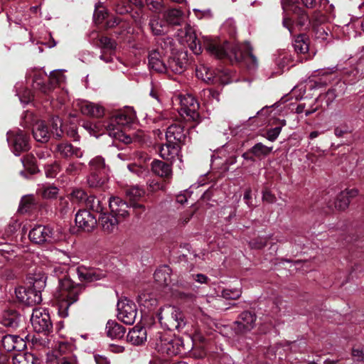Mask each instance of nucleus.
<instances>
[{
	"instance_id": "nucleus-57",
	"label": "nucleus",
	"mask_w": 364,
	"mask_h": 364,
	"mask_svg": "<svg viewBox=\"0 0 364 364\" xmlns=\"http://www.w3.org/2000/svg\"><path fill=\"white\" fill-rule=\"evenodd\" d=\"M282 131V127H276L270 129L267 132V139L271 141H274L279 136Z\"/></svg>"
},
{
	"instance_id": "nucleus-58",
	"label": "nucleus",
	"mask_w": 364,
	"mask_h": 364,
	"mask_svg": "<svg viewBox=\"0 0 364 364\" xmlns=\"http://www.w3.org/2000/svg\"><path fill=\"white\" fill-rule=\"evenodd\" d=\"M71 196L73 200L79 202L82 200L86 202V198H87L86 193L81 189H76L73 191Z\"/></svg>"
},
{
	"instance_id": "nucleus-18",
	"label": "nucleus",
	"mask_w": 364,
	"mask_h": 364,
	"mask_svg": "<svg viewBox=\"0 0 364 364\" xmlns=\"http://www.w3.org/2000/svg\"><path fill=\"white\" fill-rule=\"evenodd\" d=\"M166 138L167 141L178 144L184 143L186 136L183 127L180 124H174L167 128Z\"/></svg>"
},
{
	"instance_id": "nucleus-30",
	"label": "nucleus",
	"mask_w": 364,
	"mask_h": 364,
	"mask_svg": "<svg viewBox=\"0 0 364 364\" xmlns=\"http://www.w3.org/2000/svg\"><path fill=\"white\" fill-rule=\"evenodd\" d=\"M154 279L160 285L168 286L171 282V269L168 266H164L155 271Z\"/></svg>"
},
{
	"instance_id": "nucleus-55",
	"label": "nucleus",
	"mask_w": 364,
	"mask_h": 364,
	"mask_svg": "<svg viewBox=\"0 0 364 364\" xmlns=\"http://www.w3.org/2000/svg\"><path fill=\"white\" fill-rule=\"evenodd\" d=\"M160 46L162 48L170 51L171 53H173V39L170 37L164 38L161 40Z\"/></svg>"
},
{
	"instance_id": "nucleus-21",
	"label": "nucleus",
	"mask_w": 364,
	"mask_h": 364,
	"mask_svg": "<svg viewBox=\"0 0 364 364\" xmlns=\"http://www.w3.org/2000/svg\"><path fill=\"white\" fill-rule=\"evenodd\" d=\"M56 153L62 158H69L71 156H76L81 158L82 152L79 148L74 147L71 144L68 142H62L58 144L55 146Z\"/></svg>"
},
{
	"instance_id": "nucleus-35",
	"label": "nucleus",
	"mask_w": 364,
	"mask_h": 364,
	"mask_svg": "<svg viewBox=\"0 0 364 364\" xmlns=\"http://www.w3.org/2000/svg\"><path fill=\"white\" fill-rule=\"evenodd\" d=\"M272 151V146H267L262 143H257L250 149V152L257 158H263L269 154Z\"/></svg>"
},
{
	"instance_id": "nucleus-29",
	"label": "nucleus",
	"mask_w": 364,
	"mask_h": 364,
	"mask_svg": "<svg viewBox=\"0 0 364 364\" xmlns=\"http://www.w3.org/2000/svg\"><path fill=\"white\" fill-rule=\"evenodd\" d=\"M178 151V144L167 141L166 144H162L159 148V154L164 159L170 160L177 155Z\"/></svg>"
},
{
	"instance_id": "nucleus-3",
	"label": "nucleus",
	"mask_w": 364,
	"mask_h": 364,
	"mask_svg": "<svg viewBox=\"0 0 364 364\" xmlns=\"http://www.w3.org/2000/svg\"><path fill=\"white\" fill-rule=\"evenodd\" d=\"M134 111L131 108H127L120 111L113 116L107 122L106 132L109 136L125 143H129L130 139L123 133V128L131 124L135 119Z\"/></svg>"
},
{
	"instance_id": "nucleus-62",
	"label": "nucleus",
	"mask_w": 364,
	"mask_h": 364,
	"mask_svg": "<svg viewBox=\"0 0 364 364\" xmlns=\"http://www.w3.org/2000/svg\"><path fill=\"white\" fill-rule=\"evenodd\" d=\"M250 244L252 248L261 249L266 245V240L264 238H257L252 240Z\"/></svg>"
},
{
	"instance_id": "nucleus-59",
	"label": "nucleus",
	"mask_w": 364,
	"mask_h": 364,
	"mask_svg": "<svg viewBox=\"0 0 364 364\" xmlns=\"http://www.w3.org/2000/svg\"><path fill=\"white\" fill-rule=\"evenodd\" d=\"M14 346H15V350L21 351L26 347V343L22 338L18 336L13 335Z\"/></svg>"
},
{
	"instance_id": "nucleus-22",
	"label": "nucleus",
	"mask_w": 364,
	"mask_h": 364,
	"mask_svg": "<svg viewBox=\"0 0 364 364\" xmlns=\"http://www.w3.org/2000/svg\"><path fill=\"white\" fill-rule=\"evenodd\" d=\"M149 68L156 72L166 73V64L161 59V54L157 50L150 51L148 57Z\"/></svg>"
},
{
	"instance_id": "nucleus-24",
	"label": "nucleus",
	"mask_w": 364,
	"mask_h": 364,
	"mask_svg": "<svg viewBox=\"0 0 364 364\" xmlns=\"http://www.w3.org/2000/svg\"><path fill=\"white\" fill-rule=\"evenodd\" d=\"M32 133L34 139L39 142L46 143L50 139V132L43 121H38L33 125Z\"/></svg>"
},
{
	"instance_id": "nucleus-36",
	"label": "nucleus",
	"mask_w": 364,
	"mask_h": 364,
	"mask_svg": "<svg viewBox=\"0 0 364 364\" xmlns=\"http://www.w3.org/2000/svg\"><path fill=\"white\" fill-rule=\"evenodd\" d=\"M89 166L90 167V171L94 172H103V173H106L107 171L108 170L107 167L106 166L105 159L100 156H97L90 160L89 162Z\"/></svg>"
},
{
	"instance_id": "nucleus-44",
	"label": "nucleus",
	"mask_w": 364,
	"mask_h": 364,
	"mask_svg": "<svg viewBox=\"0 0 364 364\" xmlns=\"http://www.w3.org/2000/svg\"><path fill=\"white\" fill-rule=\"evenodd\" d=\"M215 80H214V83L225 85L232 81L231 80L230 73L228 70H218L217 73H215Z\"/></svg>"
},
{
	"instance_id": "nucleus-38",
	"label": "nucleus",
	"mask_w": 364,
	"mask_h": 364,
	"mask_svg": "<svg viewBox=\"0 0 364 364\" xmlns=\"http://www.w3.org/2000/svg\"><path fill=\"white\" fill-rule=\"evenodd\" d=\"M37 191L43 198L51 199L57 196L58 188L53 186L43 185L38 188Z\"/></svg>"
},
{
	"instance_id": "nucleus-33",
	"label": "nucleus",
	"mask_w": 364,
	"mask_h": 364,
	"mask_svg": "<svg viewBox=\"0 0 364 364\" xmlns=\"http://www.w3.org/2000/svg\"><path fill=\"white\" fill-rule=\"evenodd\" d=\"M164 17L168 24L180 25L183 21V13L179 9H172L166 11Z\"/></svg>"
},
{
	"instance_id": "nucleus-63",
	"label": "nucleus",
	"mask_w": 364,
	"mask_h": 364,
	"mask_svg": "<svg viewBox=\"0 0 364 364\" xmlns=\"http://www.w3.org/2000/svg\"><path fill=\"white\" fill-rule=\"evenodd\" d=\"M59 210L62 214H65L70 209L67 199L61 198L59 203Z\"/></svg>"
},
{
	"instance_id": "nucleus-5",
	"label": "nucleus",
	"mask_w": 364,
	"mask_h": 364,
	"mask_svg": "<svg viewBox=\"0 0 364 364\" xmlns=\"http://www.w3.org/2000/svg\"><path fill=\"white\" fill-rule=\"evenodd\" d=\"M46 77V73L41 70L35 71L33 76V87L44 94H48L55 85L63 82L65 78L61 72L57 70L50 72L48 84L44 82Z\"/></svg>"
},
{
	"instance_id": "nucleus-8",
	"label": "nucleus",
	"mask_w": 364,
	"mask_h": 364,
	"mask_svg": "<svg viewBox=\"0 0 364 364\" xmlns=\"http://www.w3.org/2000/svg\"><path fill=\"white\" fill-rule=\"evenodd\" d=\"M31 322L34 331L38 333H47L53 328L48 313L45 309L40 308L33 310Z\"/></svg>"
},
{
	"instance_id": "nucleus-19",
	"label": "nucleus",
	"mask_w": 364,
	"mask_h": 364,
	"mask_svg": "<svg viewBox=\"0 0 364 364\" xmlns=\"http://www.w3.org/2000/svg\"><path fill=\"white\" fill-rule=\"evenodd\" d=\"M76 271L77 277L81 282H92L100 280L105 276L102 271L87 269L82 266L77 267Z\"/></svg>"
},
{
	"instance_id": "nucleus-48",
	"label": "nucleus",
	"mask_w": 364,
	"mask_h": 364,
	"mask_svg": "<svg viewBox=\"0 0 364 364\" xmlns=\"http://www.w3.org/2000/svg\"><path fill=\"white\" fill-rule=\"evenodd\" d=\"M241 294L240 289H225L222 291V296L227 299H236Z\"/></svg>"
},
{
	"instance_id": "nucleus-56",
	"label": "nucleus",
	"mask_w": 364,
	"mask_h": 364,
	"mask_svg": "<svg viewBox=\"0 0 364 364\" xmlns=\"http://www.w3.org/2000/svg\"><path fill=\"white\" fill-rule=\"evenodd\" d=\"M28 291V288L20 287L16 289L15 294L18 300L26 305V297Z\"/></svg>"
},
{
	"instance_id": "nucleus-39",
	"label": "nucleus",
	"mask_w": 364,
	"mask_h": 364,
	"mask_svg": "<svg viewBox=\"0 0 364 364\" xmlns=\"http://www.w3.org/2000/svg\"><path fill=\"white\" fill-rule=\"evenodd\" d=\"M71 349V346L65 342H59L53 350V356H54L57 361L60 358L66 355L70 354L68 353Z\"/></svg>"
},
{
	"instance_id": "nucleus-2",
	"label": "nucleus",
	"mask_w": 364,
	"mask_h": 364,
	"mask_svg": "<svg viewBox=\"0 0 364 364\" xmlns=\"http://www.w3.org/2000/svg\"><path fill=\"white\" fill-rule=\"evenodd\" d=\"M67 266L55 265L53 269V275L58 278V289L55 293L58 306L59 313L62 316H68L69 306L78 300L83 287L73 282L67 275Z\"/></svg>"
},
{
	"instance_id": "nucleus-20",
	"label": "nucleus",
	"mask_w": 364,
	"mask_h": 364,
	"mask_svg": "<svg viewBox=\"0 0 364 364\" xmlns=\"http://www.w3.org/2000/svg\"><path fill=\"white\" fill-rule=\"evenodd\" d=\"M120 220L112 214L102 213L99 218L100 225L103 230L107 233L113 232L118 228Z\"/></svg>"
},
{
	"instance_id": "nucleus-27",
	"label": "nucleus",
	"mask_w": 364,
	"mask_h": 364,
	"mask_svg": "<svg viewBox=\"0 0 364 364\" xmlns=\"http://www.w3.org/2000/svg\"><path fill=\"white\" fill-rule=\"evenodd\" d=\"M107 336L112 339H120L125 333V328L115 321H108L106 324Z\"/></svg>"
},
{
	"instance_id": "nucleus-6",
	"label": "nucleus",
	"mask_w": 364,
	"mask_h": 364,
	"mask_svg": "<svg viewBox=\"0 0 364 364\" xmlns=\"http://www.w3.org/2000/svg\"><path fill=\"white\" fill-rule=\"evenodd\" d=\"M156 348L163 354L173 356L179 354L184 348L180 338H173L171 336L164 334L157 340Z\"/></svg>"
},
{
	"instance_id": "nucleus-45",
	"label": "nucleus",
	"mask_w": 364,
	"mask_h": 364,
	"mask_svg": "<svg viewBox=\"0 0 364 364\" xmlns=\"http://www.w3.org/2000/svg\"><path fill=\"white\" fill-rule=\"evenodd\" d=\"M15 247L11 245H4L0 249V257H4L6 260H9L16 255L14 250Z\"/></svg>"
},
{
	"instance_id": "nucleus-54",
	"label": "nucleus",
	"mask_w": 364,
	"mask_h": 364,
	"mask_svg": "<svg viewBox=\"0 0 364 364\" xmlns=\"http://www.w3.org/2000/svg\"><path fill=\"white\" fill-rule=\"evenodd\" d=\"M55 364H78L77 357L73 354L66 355L55 362Z\"/></svg>"
},
{
	"instance_id": "nucleus-23",
	"label": "nucleus",
	"mask_w": 364,
	"mask_h": 364,
	"mask_svg": "<svg viewBox=\"0 0 364 364\" xmlns=\"http://www.w3.org/2000/svg\"><path fill=\"white\" fill-rule=\"evenodd\" d=\"M78 105L81 112L85 115H88L93 117H101L104 115L105 109L102 106L99 105H96L87 101H82L80 102Z\"/></svg>"
},
{
	"instance_id": "nucleus-17",
	"label": "nucleus",
	"mask_w": 364,
	"mask_h": 364,
	"mask_svg": "<svg viewBox=\"0 0 364 364\" xmlns=\"http://www.w3.org/2000/svg\"><path fill=\"white\" fill-rule=\"evenodd\" d=\"M256 315L250 311L242 312L235 321L236 329L240 333L251 331L255 325Z\"/></svg>"
},
{
	"instance_id": "nucleus-53",
	"label": "nucleus",
	"mask_w": 364,
	"mask_h": 364,
	"mask_svg": "<svg viewBox=\"0 0 364 364\" xmlns=\"http://www.w3.org/2000/svg\"><path fill=\"white\" fill-rule=\"evenodd\" d=\"M100 43L103 48L109 50H114L117 47L116 42L107 36L101 37Z\"/></svg>"
},
{
	"instance_id": "nucleus-1",
	"label": "nucleus",
	"mask_w": 364,
	"mask_h": 364,
	"mask_svg": "<svg viewBox=\"0 0 364 364\" xmlns=\"http://www.w3.org/2000/svg\"><path fill=\"white\" fill-rule=\"evenodd\" d=\"M206 49L218 58H227L232 63L243 60L250 70H255L258 67L257 59L252 54L249 43H233L230 45L228 42L220 44L210 41L206 45Z\"/></svg>"
},
{
	"instance_id": "nucleus-25",
	"label": "nucleus",
	"mask_w": 364,
	"mask_h": 364,
	"mask_svg": "<svg viewBox=\"0 0 364 364\" xmlns=\"http://www.w3.org/2000/svg\"><path fill=\"white\" fill-rule=\"evenodd\" d=\"M151 170L157 176L170 178L172 176V168L169 164L160 160H154L151 163Z\"/></svg>"
},
{
	"instance_id": "nucleus-10",
	"label": "nucleus",
	"mask_w": 364,
	"mask_h": 364,
	"mask_svg": "<svg viewBox=\"0 0 364 364\" xmlns=\"http://www.w3.org/2000/svg\"><path fill=\"white\" fill-rule=\"evenodd\" d=\"M7 141L16 156H18L21 152L28 151L30 148L28 136L20 129L8 132Z\"/></svg>"
},
{
	"instance_id": "nucleus-31",
	"label": "nucleus",
	"mask_w": 364,
	"mask_h": 364,
	"mask_svg": "<svg viewBox=\"0 0 364 364\" xmlns=\"http://www.w3.org/2000/svg\"><path fill=\"white\" fill-rule=\"evenodd\" d=\"M215 72L210 70L206 65H200L196 68L197 77L208 84L214 83V80H215Z\"/></svg>"
},
{
	"instance_id": "nucleus-34",
	"label": "nucleus",
	"mask_w": 364,
	"mask_h": 364,
	"mask_svg": "<svg viewBox=\"0 0 364 364\" xmlns=\"http://www.w3.org/2000/svg\"><path fill=\"white\" fill-rule=\"evenodd\" d=\"M82 127L87 130L91 135L97 136L102 134L104 131H106V126L102 124L100 122H93L91 121H86L82 123Z\"/></svg>"
},
{
	"instance_id": "nucleus-7",
	"label": "nucleus",
	"mask_w": 364,
	"mask_h": 364,
	"mask_svg": "<svg viewBox=\"0 0 364 364\" xmlns=\"http://www.w3.org/2000/svg\"><path fill=\"white\" fill-rule=\"evenodd\" d=\"M180 114L186 120L197 121L199 118V104L191 95L180 96Z\"/></svg>"
},
{
	"instance_id": "nucleus-50",
	"label": "nucleus",
	"mask_w": 364,
	"mask_h": 364,
	"mask_svg": "<svg viewBox=\"0 0 364 364\" xmlns=\"http://www.w3.org/2000/svg\"><path fill=\"white\" fill-rule=\"evenodd\" d=\"M60 171V165L57 163L45 166V173L48 178H55Z\"/></svg>"
},
{
	"instance_id": "nucleus-61",
	"label": "nucleus",
	"mask_w": 364,
	"mask_h": 364,
	"mask_svg": "<svg viewBox=\"0 0 364 364\" xmlns=\"http://www.w3.org/2000/svg\"><path fill=\"white\" fill-rule=\"evenodd\" d=\"M148 4L154 12H160L163 7L162 0H149Z\"/></svg>"
},
{
	"instance_id": "nucleus-9",
	"label": "nucleus",
	"mask_w": 364,
	"mask_h": 364,
	"mask_svg": "<svg viewBox=\"0 0 364 364\" xmlns=\"http://www.w3.org/2000/svg\"><path fill=\"white\" fill-rule=\"evenodd\" d=\"M28 237L31 241L36 244L55 242L59 240L50 227L42 225L33 227L30 230Z\"/></svg>"
},
{
	"instance_id": "nucleus-16",
	"label": "nucleus",
	"mask_w": 364,
	"mask_h": 364,
	"mask_svg": "<svg viewBox=\"0 0 364 364\" xmlns=\"http://www.w3.org/2000/svg\"><path fill=\"white\" fill-rule=\"evenodd\" d=\"M109 206L112 214L120 220L129 216V205L119 197L113 196L109 200Z\"/></svg>"
},
{
	"instance_id": "nucleus-46",
	"label": "nucleus",
	"mask_w": 364,
	"mask_h": 364,
	"mask_svg": "<svg viewBox=\"0 0 364 364\" xmlns=\"http://www.w3.org/2000/svg\"><path fill=\"white\" fill-rule=\"evenodd\" d=\"M62 121L58 117L53 118L52 121V133L56 138H60L63 135V131L61 129Z\"/></svg>"
},
{
	"instance_id": "nucleus-37",
	"label": "nucleus",
	"mask_w": 364,
	"mask_h": 364,
	"mask_svg": "<svg viewBox=\"0 0 364 364\" xmlns=\"http://www.w3.org/2000/svg\"><path fill=\"white\" fill-rule=\"evenodd\" d=\"M105 181L106 178L102 176V173H97L94 171H91L87 180V184L92 188H100L104 185Z\"/></svg>"
},
{
	"instance_id": "nucleus-11",
	"label": "nucleus",
	"mask_w": 364,
	"mask_h": 364,
	"mask_svg": "<svg viewBox=\"0 0 364 364\" xmlns=\"http://www.w3.org/2000/svg\"><path fill=\"white\" fill-rule=\"evenodd\" d=\"M117 309L119 320L127 325L134 323L137 315V309L134 301L127 299H122L117 304Z\"/></svg>"
},
{
	"instance_id": "nucleus-49",
	"label": "nucleus",
	"mask_w": 364,
	"mask_h": 364,
	"mask_svg": "<svg viewBox=\"0 0 364 364\" xmlns=\"http://www.w3.org/2000/svg\"><path fill=\"white\" fill-rule=\"evenodd\" d=\"M13 335H6L1 339V344L4 349L6 351L15 350V346H14Z\"/></svg>"
},
{
	"instance_id": "nucleus-32",
	"label": "nucleus",
	"mask_w": 364,
	"mask_h": 364,
	"mask_svg": "<svg viewBox=\"0 0 364 364\" xmlns=\"http://www.w3.org/2000/svg\"><path fill=\"white\" fill-rule=\"evenodd\" d=\"M293 46L298 53L306 54L309 49V39L305 34H300L294 41Z\"/></svg>"
},
{
	"instance_id": "nucleus-40",
	"label": "nucleus",
	"mask_w": 364,
	"mask_h": 364,
	"mask_svg": "<svg viewBox=\"0 0 364 364\" xmlns=\"http://www.w3.org/2000/svg\"><path fill=\"white\" fill-rule=\"evenodd\" d=\"M35 205V200L33 196H24L22 197L18 211L21 213H25L31 210V208Z\"/></svg>"
},
{
	"instance_id": "nucleus-41",
	"label": "nucleus",
	"mask_w": 364,
	"mask_h": 364,
	"mask_svg": "<svg viewBox=\"0 0 364 364\" xmlns=\"http://www.w3.org/2000/svg\"><path fill=\"white\" fill-rule=\"evenodd\" d=\"M125 193L131 200H137L145 195L144 189L138 186H134L127 188Z\"/></svg>"
},
{
	"instance_id": "nucleus-42",
	"label": "nucleus",
	"mask_w": 364,
	"mask_h": 364,
	"mask_svg": "<svg viewBox=\"0 0 364 364\" xmlns=\"http://www.w3.org/2000/svg\"><path fill=\"white\" fill-rule=\"evenodd\" d=\"M85 204L87 208H90L93 211L100 213H102L103 206L102 202L98 198L95 196H88L86 198Z\"/></svg>"
},
{
	"instance_id": "nucleus-26",
	"label": "nucleus",
	"mask_w": 364,
	"mask_h": 364,
	"mask_svg": "<svg viewBox=\"0 0 364 364\" xmlns=\"http://www.w3.org/2000/svg\"><path fill=\"white\" fill-rule=\"evenodd\" d=\"M127 339L134 345H140L146 340V331L143 327L136 326L129 331Z\"/></svg>"
},
{
	"instance_id": "nucleus-13",
	"label": "nucleus",
	"mask_w": 364,
	"mask_h": 364,
	"mask_svg": "<svg viewBox=\"0 0 364 364\" xmlns=\"http://www.w3.org/2000/svg\"><path fill=\"white\" fill-rule=\"evenodd\" d=\"M181 44H187L190 49L196 55L201 53V46L198 43L195 30L191 26L187 25L183 29L178 31L176 34Z\"/></svg>"
},
{
	"instance_id": "nucleus-4",
	"label": "nucleus",
	"mask_w": 364,
	"mask_h": 364,
	"mask_svg": "<svg viewBox=\"0 0 364 364\" xmlns=\"http://www.w3.org/2000/svg\"><path fill=\"white\" fill-rule=\"evenodd\" d=\"M159 320L164 328L168 330L183 329L186 323L183 312L174 306H165L160 309Z\"/></svg>"
},
{
	"instance_id": "nucleus-12",
	"label": "nucleus",
	"mask_w": 364,
	"mask_h": 364,
	"mask_svg": "<svg viewBox=\"0 0 364 364\" xmlns=\"http://www.w3.org/2000/svg\"><path fill=\"white\" fill-rule=\"evenodd\" d=\"M29 283L32 284V287L28 288L26 305L33 306L40 304L42 301L41 290L46 287L44 278H30Z\"/></svg>"
},
{
	"instance_id": "nucleus-64",
	"label": "nucleus",
	"mask_w": 364,
	"mask_h": 364,
	"mask_svg": "<svg viewBox=\"0 0 364 364\" xmlns=\"http://www.w3.org/2000/svg\"><path fill=\"white\" fill-rule=\"evenodd\" d=\"M354 27H360L362 31L364 32V19L363 21L357 20L355 21L348 23L345 28L348 31L349 28H353Z\"/></svg>"
},
{
	"instance_id": "nucleus-51",
	"label": "nucleus",
	"mask_w": 364,
	"mask_h": 364,
	"mask_svg": "<svg viewBox=\"0 0 364 364\" xmlns=\"http://www.w3.org/2000/svg\"><path fill=\"white\" fill-rule=\"evenodd\" d=\"M83 164L81 163L72 162L68 164V165L65 168V173L68 175L75 176L78 174L82 169V166Z\"/></svg>"
},
{
	"instance_id": "nucleus-60",
	"label": "nucleus",
	"mask_w": 364,
	"mask_h": 364,
	"mask_svg": "<svg viewBox=\"0 0 364 364\" xmlns=\"http://www.w3.org/2000/svg\"><path fill=\"white\" fill-rule=\"evenodd\" d=\"M18 95L19 96L21 102L25 105L28 104L33 99L31 91L27 90L23 93L18 92Z\"/></svg>"
},
{
	"instance_id": "nucleus-14",
	"label": "nucleus",
	"mask_w": 364,
	"mask_h": 364,
	"mask_svg": "<svg viewBox=\"0 0 364 364\" xmlns=\"http://www.w3.org/2000/svg\"><path fill=\"white\" fill-rule=\"evenodd\" d=\"M187 62L186 52L181 50L172 53L166 64L167 72L166 73L171 72L175 74H181L183 73L186 68Z\"/></svg>"
},
{
	"instance_id": "nucleus-47",
	"label": "nucleus",
	"mask_w": 364,
	"mask_h": 364,
	"mask_svg": "<svg viewBox=\"0 0 364 364\" xmlns=\"http://www.w3.org/2000/svg\"><path fill=\"white\" fill-rule=\"evenodd\" d=\"M352 357L354 361L364 364V348L360 346L354 347L352 349Z\"/></svg>"
},
{
	"instance_id": "nucleus-52",
	"label": "nucleus",
	"mask_w": 364,
	"mask_h": 364,
	"mask_svg": "<svg viewBox=\"0 0 364 364\" xmlns=\"http://www.w3.org/2000/svg\"><path fill=\"white\" fill-rule=\"evenodd\" d=\"M115 11L119 14H124L129 11L131 6L122 0H114Z\"/></svg>"
},
{
	"instance_id": "nucleus-15",
	"label": "nucleus",
	"mask_w": 364,
	"mask_h": 364,
	"mask_svg": "<svg viewBox=\"0 0 364 364\" xmlns=\"http://www.w3.org/2000/svg\"><path fill=\"white\" fill-rule=\"evenodd\" d=\"M76 225L86 232L92 231L97 225L95 216L87 210H80L75 215Z\"/></svg>"
},
{
	"instance_id": "nucleus-43",
	"label": "nucleus",
	"mask_w": 364,
	"mask_h": 364,
	"mask_svg": "<svg viewBox=\"0 0 364 364\" xmlns=\"http://www.w3.org/2000/svg\"><path fill=\"white\" fill-rule=\"evenodd\" d=\"M350 203V199L347 197V193L341 191L338 195L336 201L334 202V207L336 209L343 210L347 208Z\"/></svg>"
},
{
	"instance_id": "nucleus-28",
	"label": "nucleus",
	"mask_w": 364,
	"mask_h": 364,
	"mask_svg": "<svg viewBox=\"0 0 364 364\" xmlns=\"http://www.w3.org/2000/svg\"><path fill=\"white\" fill-rule=\"evenodd\" d=\"M149 26L154 36H162L168 32V26L160 20L159 16H153L149 21Z\"/></svg>"
}]
</instances>
